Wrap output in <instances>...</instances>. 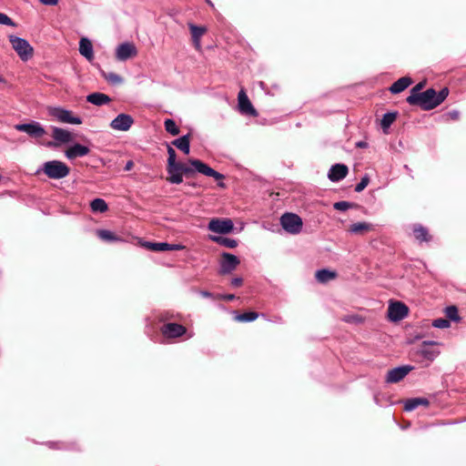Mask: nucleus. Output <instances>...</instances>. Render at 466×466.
Listing matches in <instances>:
<instances>
[{
	"mask_svg": "<svg viewBox=\"0 0 466 466\" xmlns=\"http://www.w3.org/2000/svg\"><path fill=\"white\" fill-rule=\"evenodd\" d=\"M369 177L368 176H364L361 180L356 185L355 191L356 192H361L369 184Z\"/></svg>",
	"mask_w": 466,
	"mask_h": 466,
	"instance_id": "79ce46f5",
	"label": "nucleus"
},
{
	"mask_svg": "<svg viewBox=\"0 0 466 466\" xmlns=\"http://www.w3.org/2000/svg\"><path fill=\"white\" fill-rule=\"evenodd\" d=\"M52 130V137L58 143L66 144L72 141L74 138L71 132H69L68 130L56 127H54Z\"/></svg>",
	"mask_w": 466,
	"mask_h": 466,
	"instance_id": "6ab92c4d",
	"label": "nucleus"
},
{
	"mask_svg": "<svg viewBox=\"0 0 466 466\" xmlns=\"http://www.w3.org/2000/svg\"><path fill=\"white\" fill-rule=\"evenodd\" d=\"M258 317V313H256L254 311H250V312H245L242 314H238L235 317V319L239 322H250V321L257 319Z\"/></svg>",
	"mask_w": 466,
	"mask_h": 466,
	"instance_id": "72a5a7b5",
	"label": "nucleus"
},
{
	"mask_svg": "<svg viewBox=\"0 0 466 466\" xmlns=\"http://www.w3.org/2000/svg\"><path fill=\"white\" fill-rule=\"evenodd\" d=\"M183 248H184V246H182L180 244H169L168 243L167 250H180V249H183Z\"/></svg>",
	"mask_w": 466,
	"mask_h": 466,
	"instance_id": "8fccbe9b",
	"label": "nucleus"
},
{
	"mask_svg": "<svg viewBox=\"0 0 466 466\" xmlns=\"http://www.w3.org/2000/svg\"><path fill=\"white\" fill-rule=\"evenodd\" d=\"M413 234L419 241H429L431 239L428 229L420 225L414 226Z\"/></svg>",
	"mask_w": 466,
	"mask_h": 466,
	"instance_id": "393cba45",
	"label": "nucleus"
},
{
	"mask_svg": "<svg viewBox=\"0 0 466 466\" xmlns=\"http://www.w3.org/2000/svg\"><path fill=\"white\" fill-rule=\"evenodd\" d=\"M90 208L94 212H106L108 208L106 202L102 198H95L90 203Z\"/></svg>",
	"mask_w": 466,
	"mask_h": 466,
	"instance_id": "c85d7f7f",
	"label": "nucleus"
},
{
	"mask_svg": "<svg viewBox=\"0 0 466 466\" xmlns=\"http://www.w3.org/2000/svg\"><path fill=\"white\" fill-rule=\"evenodd\" d=\"M408 307L400 301L390 303L388 308V317L392 321L403 319L408 315Z\"/></svg>",
	"mask_w": 466,
	"mask_h": 466,
	"instance_id": "9d476101",
	"label": "nucleus"
},
{
	"mask_svg": "<svg viewBox=\"0 0 466 466\" xmlns=\"http://www.w3.org/2000/svg\"><path fill=\"white\" fill-rule=\"evenodd\" d=\"M134 124V119L130 115L119 114L110 123V127L117 131H127Z\"/></svg>",
	"mask_w": 466,
	"mask_h": 466,
	"instance_id": "f8f14e48",
	"label": "nucleus"
},
{
	"mask_svg": "<svg viewBox=\"0 0 466 466\" xmlns=\"http://www.w3.org/2000/svg\"><path fill=\"white\" fill-rule=\"evenodd\" d=\"M106 78L112 84L122 83V77L116 73H109L107 76H106Z\"/></svg>",
	"mask_w": 466,
	"mask_h": 466,
	"instance_id": "37998d69",
	"label": "nucleus"
},
{
	"mask_svg": "<svg viewBox=\"0 0 466 466\" xmlns=\"http://www.w3.org/2000/svg\"><path fill=\"white\" fill-rule=\"evenodd\" d=\"M188 163L191 167L185 164L178 167H167L168 178L171 184H180L183 181L182 174H191L195 171L207 177H211L216 180H222L225 177L223 174L216 171L199 159H189Z\"/></svg>",
	"mask_w": 466,
	"mask_h": 466,
	"instance_id": "f257e3e1",
	"label": "nucleus"
},
{
	"mask_svg": "<svg viewBox=\"0 0 466 466\" xmlns=\"http://www.w3.org/2000/svg\"><path fill=\"white\" fill-rule=\"evenodd\" d=\"M239 264L240 260L237 256L228 252H223L219 262V274H229L235 270Z\"/></svg>",
	"mask_w": 466,
	"mask_h": 466,
	"instance_id": "0eeeda50",
	"label": "nucleus"
},
{
	"mask_svg": "<svg viewBox=\"0 0 466 466\" xmlns=\"http://www.w3.org/2000/svg\"><path fill=\"white\" fill-rule=\"evenodd\" d=\"M208 228L215 233L228 234L234 228V224L229 218H212L208 226Z\"/></svg>",
	"mask_w": 466,
	"mask_h": 466,
	"instance_id": "6e6552de",
	"label": "nucleus"
},
{
	"mask_svg": "<svg viewBox=\"0 0 466 466\" xmlns=\"http://www.w3.org/2000/svg\"><path fill=\"white\" fill-rule=\"evenodd\" d=\"M8 38L13 49L22 61L25 62L33 56L34 48L26 39L13 35H9Z\"/></svg>",
	"mask_w": 466,
	"mask_h": 466,
	"instance_id": "20e7f679",
	"label": "nucleus"
},
{
	"mask_svg": "<svg viewBox=\"0 0 466 466\" xmlns=\"http://www.w3.org/2000/svg\"><path fill=\"white\" fill-rule=\"evenodd\" d=\"M218 186L219 187H221V188H224V187H226L225 183H224V182H222V181H219V182L218 183Z\"/></svg>",
	"mask_w": 466,
	"mask_h": 466,
	"instance_id": "6e6d98bb",
	"label": "nucleus"
},
{
	"mask_svg": "<svg viewBox=\"0 0 466 466\" xmlns=\"http://www.w3.org/2000/svg\"><path fill=\"white\" fill-rule=\"evenodd\" d=\"M133 167H134V162L132 160H128L125 165L124 170L129 171L133 168Z\"/></svg>",
	"mask_w": 466,
	"mask_h": 466,
	"instance_id": "864d4df0",
	"label": "nucleus"
},
{
	"mask_svg": "<svg viewBox=\"0 0 466 466\" xmlns=\"http://www.w3.org/2000/svg\"><path fill=\"white\" fill-rule=\"evenodd\" d=\"M210 238L214 242L218 243L226 248H234L238 246V241L234 238H229L226 237H211Z\"/></svg>",
	"mask_w": 466,
	"mask_h": 466,
	"instance_id": "cd10ccee",
	"label": "nucleus"
},
{
	"mask_svg": "<svg viewBox=\"0 0 466 466\" xmlns=\"http://www.w3.org/2000/svg\"><path fill=\"white\" fill-rule=\"evenodd\" d=\"M343 320L348 323H360L362 319L358 315H347L343 318Z\"/></svg>",
	"mask_w": 466,
	"mask_h": 466,
	"instance_id": "c03bdc74",
	"label": "nucleus"
},
{
	"mask_svg": "<svg viewBox=\"0 0 466 466\" xmlns=\"http://www.w3.org/2000/svg\"><path fill=\"white\" fill-rule=\"evenodd\" d=\"M79 53L88 61L94 58L93 46L89 39L83 37L79 41Z\"/></svg>",
	"mask_w": 466,
	"mask_h": 466,
	"instance_id": "412c9836",
	"label": "nucleus"
},
{
	"mask_svg": "<svg viewBox=\"0 0 466 466\" xmlns=\"http://www.w3.org/2000/svg\"><path fill=\"white\" fill-rule=\"evenodd\" d=\"M432 326L437 329H447L450 328L451 322L447 319L439 318L433 320Z\"/></svg>",
	"mask_w": 466,
	"mask_h": 466,
	"instance_id": "4c0bfd02",
	"label": "nucleus"
},
{
	"mask_svg": "<svg viewBox=\"0 0 466 466\" xmlns=\"http://www.w3.org/2000/svg\"><path fill=\"white\" fill-rule=\"evenodd\" d=\"M372 229V225L368 222L354 223L350 228V232L352 234H363L366 231Z\"/></svg>",
	"mask_w": 466,
	"mask_h": 466,
	"instance_id": "a878e982",
	"label": "nucleus"
},
{
	"mask_svg": "<svg viewBox=\"0 0 466 466\" xmlns=\"http://www.w3.org/2000/svg\"><path fill=\"white\" fill-rule=\"evenodd\" d=\"M449 95V89L447 87L442 88L439 93L436 92V99L439 105H441Z\"/></svg>",
	"mask_w": 466,
	"mask_h": 466,
	"instance_id": "a19ab883",
	"label": "nucleus"
},
{
	"mask_svg": "<svg viewBox=\"0 0 466 466\" xmlns=\"http://www.w3.org/2000/svg\"><path fill=\"white\" fill-rule=\"evenodd\" d=\"M365 145H366V144H365L364 142H359V143H358V147H365Z\"/></svg>",
	"mask_w": 466,
	"mask_h": 466,
	"instance_id": "4d7b16f0",
	"label": "nucleus"
},
{
	"mask_svg": "<svg viewBox=\"0 0 466 466\" xmlns=\"http://www.w3.org/2000/svg\"><path fill=\"white\" fill-rule=\"evenodd\" d=\"M49 115L56 119L58 122L66 123L71 125L82 124V119L79 116H73L72 111L63 107H50L48 109Z\"/></svg>",
	"mask_w": 466,
	"mask_h": 466,
	"instance_id": "423d86ee",
	"label": "nucleus"
},
{
	"mask_svg": "<svg viewBox=\"0 0 466 466\" xmlns=\"http://www.w3.org/2000/svg\"><path fill=\"white\" fill-rule=\"evenodd\" d=\"M199 294L203 297V298H206V299H211L213 298V294L209 291H207V290H201L199 292Z\"/></svg>",
	"mask_w": 466,
	"mask_h": 466,
	"instance_id": "603ef678",
	"label": "nucleus"
},
{
	"mask_svg": "<svg viewBox=\"0 0 466 466\" xmlns=\"http://www.w3.org/2000/svg\"><path fill=\"white\" fill-rule=\"evenodd\" d=\"M349 168L344 164H335L331 166L328 172V177L332 182H339L348 175Z\"/></svg>",
	"mask_w": 466,
	"mask_h": 466,
	"instance_id": "f3484780",
	"label": "nucleus"
},
{
	"mask_svg": "<svg viewBox=\"0 0 466 466\" xmlns=\"http://www.w3.org/2000/svg\"><path fill=\"white\" fill-rule=\"evenodd\" d=\"M164 126L167 132H168L172 136H177L180 132L179 128L177 127L176 122L173 119H166L164 122Z\"/></svg>",
	"mask_w": 466,
	"mask_h": 466,
	"instance_id": "f704fd0d",
	"label": "nucleus"
},
{
	"mask_svg": "<svg viewBox=\"0 0 466 466\" xmlns=\"http://www.w3.org/2000/svg\"><path fill=\"white\" fill-rule=\"evenodd\" d=\"M86 101L95 106H103L108 104L111 98L106 94L96 92L89 94L86 96Z\"/></svg>",
	"mask_w": 466,
	"mask_h": 466,
	"instance_id": "4be33fe9",
	"label": "nucleus"
},
{
	"mask_svg": "<svg viewBox=\"0 0 466 466\" xmlns=\"http://www.w3.org/2000/svg\"><path fill=\"white\" fill-rule=\"evenodd\" d=\"M89 152H90V149L86 146L76 143V144L71 146L70 147H68L66 150L65 155L68 159H75L76 157H85V156L88 155Z\"/></svg>",
	"mask_w": 466,
	"mask_h": 466,
	"instance_id": "a211bd4d",
	"label": "nucleus"
},
{
	"mask_svg": "<svg viewBox=\"0 0 466 466\" xmlns=\"http://www.w3.org/2000/svg\"><path fill=\"white\" fill-rule=\"evenodd\" d=\"M189 134L180 137L179 138L175 139L172 144L177 147L179 150H181L185 154H189L190 152V140Z\"/></svg>",
	"mask_w": 466,
	"mask_h": 466,
	"instance_id": "5701e85b",
	"label": "nucleus"
},
{
	"mask_svg": "<svg viewBox=\"0 0 466 466\" xmlns=\"http://www.w3.org/2000/svg\"><path fill=\"white\" fill-rule=\"evenodd\" d=\"M187 329L184 326L172 322L164 324L161 328V332L167 339L179 338L184 335Z\"/></svg>",
	"mask_w": 466,
	"mask_h": 466,
	"instance_id": "ddd939ff",
	"label": "nucleus"
},
{
	"mask_svg": "<svg viewBox=\"0 0 466 466\" xmlns=\"http://www.w3.org/2000/svg\"><path fill=\"white\" fill-rule=\"evenodd\" d=\"M188 27H189L192 38H201L207 31V28L205 26H198L192 23L188 24Z\"/></svg>",
	"mask_w": 466,
	"mask_h": 466,
	"instance_id": "2f4dec72",
	"label": "nucleus"
},
{
	"mask_svg": "<svg viewBox=\"0 0 466 466\" xmlns=\"http://www.w3.org/2000/svg\"><path fill=\"white\" fill-rule=\"evenodd\" d=\"M413 368L411 366H400L391 369L386 375V381L396 383L404 379Z\"/></svg>",
	"mask_w": 466,
	"mask_h": 466,
	"instance_id": "4468645a",
	"label": "nucleus"
},
{
	"mask_svg": "<svg viewBox=\"0 0 466 466\" xmlns=\"http://www.w3.org/2000/svg\"><path fill=\"white\" fill-rule=\"evenodd\" d=\"M243 283V279L239 277L233 278L231 279V285L233 287H240Z\"/></svg>",
	"mask_w": 466,
	"mask_h": 466,
	"instance_id": "de8ad7c7",
	"label": "nucleus"
},
{
	"mask_svg": "<svg viewBox=\"0 0 466 466\" xmlns=\"http://www.w3.org/2000/svg\"><path fill=\"white\" fill-rule=\"evenodd\" d=\"M412 84V80L409 76H403L395 81L389 88L391 94H400Z\"/></svg>",
	"mask_w": 466,
	"mask_h": 466,
	"instance_id": "aec40b11",
	"label": "nucleus"
},
{
	"mask_svg": "<svg viewBox=\"0 0 466 466\" xmlns=\"http://www.w3.org/2000/svg\"><path fill=\"white\" fill-rule=\"evenodd\" d=\"M424 85H425V82H420L419 84H417L414 87H412V89L410 90V96H413V95H420L421 92H420L423 87H424Z\"/></svg>",
	"mask_w": 466,
	"mask_h": 466,
	"instance_id": "a18cd8bd",
	"label": "nucleus"
},
{
	"mask_svg": "<svg viewBox=\"0 0 466 466\" xmlns=\"http://www.w3.org/2000/svg\"><path fill=\"white\" fill-rule=\"evenodd\" d=\"M445 314L447 318L453 321H459L461 319L458 309L455 306H449L445 309Z\"/></svg>",
	"mask_w": 466,
	"mask_h": 466,
	"instance_id": "e433bc0d",
	"label": "nucleus"
},
{
	"mask_svg": "<svg viewBox=\"0 0 466 466\" xmlns=\"http://www.w3.org/2000/svg\"><path fill=\"white\" fill-rule=\"evenodd\" d=\"M15 128L35 138H39L46 135V130L39 122L33 121L26 124H17L15 126Z\"/></svg>",
	"mask_w": 466,
	"mask_h": 466,
	"instance_id": "1a4fd4ad",
	"label": "nucleus"
},
{
	"mask_svg": "<svg viewBox=\"0 0 466 466\" xmlns=\"http://www.w3.org/2000/svg\"><path fill=\"white\" fill-rule=\"evenodd\" d=\"M354 206L353 203L348 201H339L333 204V208L339 211H346Z\"/></svg>",
	"mask_w": 466,
	"mask_h": 466,
	"instance_id": "58836bf2",
	"label": "nucleus"
},
{
	"mask_svg": "<svg viewBox=\"0 0 466 466\" xmlns=\"http://www.w3.org/2000/svg\"><path fill=\"white\" fill-rule=\"evenodd\" d=\"M99 238L105 241H117L119 238H117L112 231L106 229H99L96 232Z\"/></svg>",
	"mask_w": 466,
	"mask_h": 466,
	"instance_id": "473e14b6",
	"label": "nucleus"
},
{
	"mask_svg": "<svg viewBox=\"0 0 466 466\" xmlns=\"http://www.w3.org/2000/svg\"><path fill=\"white\" fill-rule=\"evenodd\" d=\"M137 50L133 43L125 42L117 46L116 49V57L119 61H126L136 56Z\"/></svg>",
	"mask_w": 466,
	"mask_h": 466,
	"instance_id": "9b49d317",
	"label": "nucleus"
},
{
	"mask_svg": "<svg viewBox=\"0 0 466 466\" xmlns=\"http://www.w3.org/2000/svg\"><path fill=\"white\" fill-rule=\"evenodd\" d=\"M144 246L153 251H167L168 248L167 242H146Z\"/></svg>",
	"mask_w": 466,
	"mask_h": 466,
	"instance_id": "7c9ffc66",
	"label": "nucleus"
},
{
	"mask_svg": "<svg viewBox=\"0 0 466 466\" xmlns=\"http://www.w3.org/2000/svg\"><path fill=\"white\" fill-rule=\"evenodd\" d=\"M446 116L451 120H458L460 118V112L456 109L449 111Z\"/></svg>",
	"mask_w": 466,
	"mask_h": 466,
	"instance_id": "49530a36",
	"label": "nucleus"
},
{
	"mask_svg": "<svg viewBox=\"0 0 466 466\" xmlns=\"http://www.w3.org/2000/svg\"><path fill=\"white\" fill-rule=\"evenodd\" d=\"M406 100L410 105H418L423 110H431L439 106L433 88H429L420 95L409 96Z\"/></svg>",
	"mask_w": 466,
	"mask_h": 466,
	"instance_id": "7ed1b4c3",
	"label": "nucleus"
},
{
	"mask_svg": "<svg viewBox=\"0 0 466 466\" xmlns=\"http://www.w3.org/2000/svg\"><path fill=\"white\" fill-rule=\"evenodd\" d=\"M435 345H437V342L435 341H423L422 345L420 346L417 352L423 359L432 361L440 354V351L437 349L433 348V346Z\"/></svg>",
	"mask_w": 466,
	"mask_h": 466,
	"instance_id": "dca6fc26",
	"label": "nucleus"
},
{
	"mask_svg": "<svg viewBox=\"0 0 466 466\" xmlns=\"http://www.w3.org/2000/svg\"><path fill=\"white\" fill-rule=\"evenodd\" d=\"M221 298H223L224 299H226L228 301H231V300L235 299L236 297L233 294H228V295L221 296Z\"/></svg>",
	"mask_w": 466,
	"mask_h": 466,
	"instance_id": "5fc2aeb1",
	"label": "nucleus"
},
{
	"mask_svg": "<svg viewBox=\"0 0 466 466\" xmlns=\"http://www.w3.org/2000/svg\"><path fill=\"white\" fill-rule=\"evenodd\" d=\"M429 400L426 398H413L410 399L405 402L404 410L406 411H411L417 409L419 406H428Z\"/></svg>",
	"mask_w": 466,
	"mask_h": 466,
	"instance_id": "b1692460",
	"label": "nucleus"
},
{
	"mask_svg": "<svg viewBox=\"0 0 466 466\" xmlns=\"http://www.w3.org/2000/svg\"><path fill=\"white\" fill-rule=\"evenodd\" d=\"M167 154H168L167 167H171L172 168H174L173 167H178V165H183V163L177 162V160H176V158H177L176 151L170 146H167Z\"/></svg>",
	"mask_w": 466,
	"mask_h": 466,
	"instance_id": "c9c22d12",
	"label": "nucleus"
},
{
	"mask_svg": "<svg viewBox=\"0 0 466 466\" xmlns=\"http://www.w3.org/2000/svg\"><path fill=\"white\" fill-rule=\"evenodd\" d=\"M238 110L241 114L249 115L252 116H256L258 115L256 109L253 107L251 102L249 101L244 90L239 91L238 96Z\"/></svg>",
	"mask_w": 466,
	"mask_h": 466,
	"instance_id": "2eb2a0df",
	"label": "nucleus"
},
{
	"mask_svg": "<svg viewBox=\"0 0 466 466\" xmlns=\"http://www.w3.org/2000/svg\"><path fill=\"white\" fill-rule=\"evenodd\" d=\"M280 225L288 233L297 235L301 231L303 222L297 214L287 212L280 217Z\"/></svg>",
	"mask_w": 466,
	"mask_h": 466,
	"instance_id": "39448f33",
	"label": "nucleus"
},
{
	"mask_svg": "<svg viewBox=\"0 0 466 466\" xmlns=\"http://www.w3.org/2000/svg\"><path fill=\"white\" fill-rule=\"evenodd\" d=\"M0 25L15 27L16 24L5 14L0 12Z\"/></svg>",
	"mask_w": 466,
	"mask_h": 466,
	"instance_id": "ea45409f",
	"label": "nucleus"
},
{
	"mask_svg": "<svg viewBox=\"0 0 466 466\" xmlns=\"http://www.w3.org/2000/svg\"><path fill=\"white\" fill-rule=\"evenodd\" d=\"M43 172L51 179H61L69 175L70 168L62 161L50 160L45 162L40 168L36 170V174Z\"/></svg>",
	"mask_w": 466,
	"mask_h": 466,
	"instance_id": "f03ea898",
	"label": "nucleus"
},
{
	"mask_svg": "<svg viewBox=\"0 0 466 466\" xmlns=\"http://www.w3.org/2000/svg\"><path fill=\"white\" fill-rule=\"evenodd\" d=\"M201 38H192L193 44L196 47V49L200 50L201 49Z\"/></svg>",
	"mask_w": 466,
	"mask_h": 466,
	"instance_id": "3c124183",
	"label": "nucleus"
},
{
	"mask_svg": "<svg viewBox=\"0 0 466 466\" xmlns=\"http://www.w3.org/2000/svg\"><path fill=\"white\" fill-rule=\"evenodd\" d=\"M41 4L45 5L54 6L56 5L59 0H38Z\"/></svg>",
	"mask_w": 466,
	"mask_h": 466,
	"instance_id": "09e8293b",
	"label": "nucleus"
},
{
	"mask_svg": "<svg viewBox=\"0 0 466 466\" xmlns=\"http://www.w3.org/2000/svg\"><path fill=\"white\" fill-rule=\"evenodd\" d=\"M0 82H1V83H4V82H5L4 77H2L1 76H0Z\"/></svg>",
	"mask_w": 466,
	"mask_h": 466,
	"instance_id": "13d9d810",
	"label": "nucleus"
},
{
	"mask_svg": "<svg viewBox=\"0 0 466 466\" xmlns=\"http://www.w3.org/2000/svg\"><path fill=\"white\" fill-rule=\"evenodd\" d=\"M336 273L329 269H319L316 272V279L319 282L325 283L335 279Z\"/></svg>",
	"mask_w": 466,
	"mask_h": 466,
	"instance_id": "bb28decb",
	"label": "nucleus"
},
{
	"mask_svg": "<svg viewBox=\"0 0 466 466\" xmlns=\"http://www.w3.org/2000/svg\"><path fill=\"white\" fill-rule=\"evenodd\" d=\"M396 113L391 112L383 115L380 125L384 132H386V130L391 126L396 119Z\"/></svg>",
	"mask_w": 466,
	"mask_h": 466,
	"instance_id": "c756f323",
	"label": "nucleus"
}]
</instances>
